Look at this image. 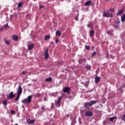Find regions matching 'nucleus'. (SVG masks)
Returning <instances> with one entry per match:
<instances>
[{"mask_svg":"<svg viewBox=\"0 0 125 125\" xmlns=\"http://www.w3.org/2000/svg\"><path fill=\"white\" fill-rule=\"evenodd\" d=\"M26 73H27L26 71H23L22 72V75H24V74H26Z\"/></svg>","mask_w":125,"mask_h":125,"instance_id":"a19ab883","label":"nucleus"},{"mask_svg":"<svg viewBox=\"0 0 125 125\" xmlns=\"http://www.w3.org/2000/svg\"><path fill=\"white\" fill-rule=\"evenodd\" d=\"M22 5H23V3L21 2H20L18 4V7H21Z\"/></svg>","mask_w":125,"mask_h":125,"instance_id":"cd10ccee","label":"nucleus"},{"mask_svg":"<svg viewBox=\"0 0 125 125\" xmlns=\"http://www.w3.org/2000/svg\"><path fill=\"white\" fill-rule=\"evenodd\" d=\"M109 11H110V12H114V11H115V9H114L113 8H110Z\"/></svg>","mask_w":125,"mask_h":125,"instance_id":"473e14b6","label":"nucleus"},{"mask_svg":"<svg viewBox=\"0 0 125 125\" xmlns=\"http://www.w3.org/2000/svg\"><path fill=\"white\" fill-rule=\"evenodd\" d=\"M98 102V101L95 100V101H91L88 103H85L84 104V107L86 109H88V107H92V105H94V104H96Z\"/></svg>","mask_w":125,"mask_h":125,"instance_id":"f257e3e1","label":"nucleus"},{"mask_svg":"<svg viewBox=\"0 0 125 125\" xmlns=\"http://www.w3.org/2000/svg\"><path fill=\"white\" fill-rule=\"evenodd\" d=\"M32 98H33V96L30 95L28 96L26 99L21 101V103H22L23 104H26L27 105H29L31 102H32Z\"/></svg>","mask_w":125,"mask_h":125,"instance_id":"f03ea898","label":"nucleus"},{"mask_svg":"<svg viewBox=\"0 0 125 125\" xmlns=\"http://www.w3.org/2000/svg\"><path fill=\"white\" fill-rule=\"evenodd\" d=\"M35 120H27V123L28 124H30V125H33V124H35Z\"/></svg>","mask_w":125,"mask_h":125,"instance_id":"2eb2a0df","label":"nucleus"},{"mask_svg":"<svg viewBox=\"0 0 125 125\" xmlns=\"http://www.w3.org/2000/svg\"><path fill=\"white\" fill-rule=\"evenodd\" d=\"M122 120L123 121H124V122H125V114L123 115V116L122 117Z\"/></svg>","mask_w":125,"mask_h":125,"instance_id":"7c9ffc66","label":"nucleus"},{"mask_svg":"<svg viewBox=\"0 0 125 125\" xmlns=\"http://www.w3.org/2000/svg\"><path fill=\"white\" fill-rule=\"evenodd\" d=\"M62 91L63 92H64V93H66L67 95H69L70 93V91H71V88L69 87H65L63 88Z\"/></svg>","mask_w":125,"mask_h":125,"instance_id":"20e7f679","label":"nucleus"},{"mask_svg":"<svg viewBox=\"0 0 125 125\" xmlns=\"http://www.w3.org/2000/svg\"><path fill=\"white\" fill-rule=\"evenodd\" d=\"M35 46V44H30L28 47V49L29 50H32Z\"/></svg>","mask_w":125,"mask_h":125,"instance_id":"f8f14e48","label":"nucleus"},{"mask_svg":"<svg viewBox=\"0 0 125 125\" xmlns=\"http://www.w3.org/2000/svg\"><path fill=\"white\" fill-rule=\"evenodd\" d=\"M119 91L121 92V93H123V89H122V88H120L119 89Z\"/></svg>","mask_w":125,"mask_h":125,"instance_id":"4c0bfd02","label":"nucleus"},{"mask_svg":"<svg viewBox=\"0 0 125 125\" xmlns=\"http://www.w3.org/2000/svg\"><path fill=\"white\" fill-rule=\"evenodd\" d=\"M101 79V77L97 76L95 77V83H98L99 82H100V79Z\"/></svg>","mask_w":125,"mask_h":125,"instance_id":"9b49d317","label":"nucleus"},{"mask_svg":"<svg viewBox=\"0 0 125 125\" xmlns=\"http://www.w3.org/2000/svg\"><path fill=\"white\" fill-rule=\"evenodd\" d=\"M3 30H4L3 28H0V31H3Z\"/></svg>","mask_w":125,"mask_h":125,"instance_id":"49530a36","label":"nucleus"},{"mask_svg":"<svg viewBox=\"0 0 125 125\" xmlns=\"http://www.w3.org/2000/svg\"><path fill=\"white\" fill-rule=\"evenodd\" d=\"M22 91L23 89H22V87H21V85H19L18 90L17 91V95H21V94H22Z\"/></svg>","mask_w":125,"mask_h":125,"instance_id":"423d86ee","label":"nucleus"},{"mask_svg":"<svg viewBox=\"0 0 125 125\" xmlns=\"http://www.w3.org/2000/svg\"><path fill=\"white\" fill-rule=\"evenodd\" d=\"M71 125H76V118H74L72 122H71Z\"/></svg>","mask_w":125,"mask_h":125,"instance_id":"5701e85b","label":"nucleus"},{"mask_svg":"<svg viewBox=\"0 0 125 125\" xmlns=\"http://www.w3.org/2000/svg\"><path fill=\"white\" fill-rule=\"evenodd\" d=\"M51 105H53V103H52Z\"/></svg>","mask_w":125,"mask_h":125,"instance_id":"603ef678","label":"nucleus"},{"mask_svg":"<svg viewBox=\"0 0 125 125\" xmlns=\"http://www.w3.org/2000/svg\"><path fill=\"white\" fill-rule=\"evenodd\" d=\"M95 54H96V52H94V53H93L92 54V57H94Z\"/></svg>","mask_w":125,"mask_h":125,"instance_id":"f704fd0d","label":"nucleus"},{"mask_svg":"<svg viewBox=\"0 0 125 125\" xmlns=\"http://www.w3.org/2000/svg\"><path fill=\"white\" fill-rule=\"evenodd\" d=\"M85 49H86L87 50H90V46H87V45H85Z\"/></svg>","mask_w":125,"mask_h":125,"instance_id":"bb28decb","label":"nucleus"},{"mask_svg":"<svg viewBox=\"0 0 125 125\" xmlns=\"http://www.w3.org/2000/svg\"><path fill=\"white\" fill-rule=\"evenodd\" d=\"M50 39V35H47L44 36V40L47 41V40H49Z\"/></svg>","mask_w":125,"mask_h":125,"instance_id":"412c9836","label":"nucleus"},{"mask_svg":"<svg viewBox=\"0 0 125 125\" xmlns=\"http://www.w3.org/2000/svg\"><path fill=\"white\" fill-rule=\"evenodd\" d=\"M78 16H79V11H78Z\"/></svg>","mask_w":125,"mask_h":125,"instance_id":"8fccbe9b","label":"nucleus"},{"mask_svg":"<svg viewBox=\"0 0 125 125\" xmlns=\"http://www.w3.org/2000/svg\"><path fill=\"white\" fill-rule=\"evenodd\" d=\"M44 56L45 59H47L48 58V56H49V54H48V48H47L44 53Z\"/></svg>","mask_w":125,"mask_h":125,"instance_id":"6e6552de","label":"nucleus"},{"mask_svg":"<svg viewBox=\"0 0 125 125\" xmlns=\"http://www.w3.org/2000/svg\"><path fill=\"white\" fill-rule=\"evenodd\" d=\"M4 27H5L6 29H7V28H8V23H6V24H5L4 25Z\"/></svg>","mask_w":125,"mask_h":125,"instance_id":"72a5a7b5","label":"nucleus"},{"mask_svg":"<svg viewBox=\"0 0 125 125\" xmlns=\"http://www.w3.org/2000/svg\"><path fill=\"white\" fill-rule=\"evenodd\" d=\"M103 16V17L112 18L113 17V14L112 13L110 14L109 12H104Z\"/></svg>","mask_w":125,"mask_h":125,"instance_id":"7ed1b4c3","label":"nucleus"},{"mask_svg":"<svg viewBox=\"0 0 125 125\" xmlns=\"http://www.w3.org/2000/svg\"><path fill=\"white\" fill-rule=\"evenodd\" d=\"M78 62L79 64H82V62H83V60H82V59L79 60Z\"/></svg>","mask_w":125,"mask_h":125,"instance_id":"c9c22d12","label":"nucleus"},{"mask_svg":"<svg viewBox=\"0 0 125 125\" xmlns=\"http://www.w3.org/2000/svg\"><path fill=\"white\" fill-rule=\"evenodd\" d=\"M62 98H63L62 96H60L58 101H55V104H56V106L57 107H60V102H61V100H62Z\"/></svg>","mask_w":125,"mask_h":125,"instance_id":"39448f33","label":"nucleus"},{"mask_svg":"<svg viewBox=\"0 0 125 125\" xmlns=\"http://www.w3.org/2000/svg\"><path fill=\"white\" fill-rule=\"evenodd\" d=\"M121 21L123 23L125 22V14H124L121 17Z\"/></svg>","mask_w":125,"mask_h":125,"instance_id":"a211bd4d","label":"nucleus"},{"mask_svg":"<svg viewBox=\"0 0 125 125\" xmlns=\"http://www.w3.org/2000/svg\"><path fill=\"white\" fill-rule=\"evenodd\" d=\"M41 109L42 110V112H44L45 111V108L44 106H42Z\"/></svg>","mask_w":125,"mask_h":125,"instance_id":"2f4dec72","label":"nucleus"},{"mask_svg":"<svg viewBox=\"0 0 125 125\" xmlns=\"http://www.w3.org/2000/svg\"><path fill=\"white\" fill-rule=\"evenodd\" d=\"M94 4L93 3H92V2L91 0H89L88 1H86L85 3H84V5L85 6H88L89 5H91V6H92V5H93Z\"/></svg>","mask_w":125,"mask_h":125,"instance_id":"1a4fd4ad","label":"nucleus"},{"mask_svg":"<svg viewBox=\"0 0 125 125\" xmlns=\"http://www.w3.org/2000/svg\"><path fill=\"white\" fill-rule=\"evenodd\" d=\"M21 95H17V97L15 99V101H18L19 100V99L20 98V96Z\"/></svg>","mask_w":125,"mask_h":125,"instance_id":"393cba45","label":"nucleus"},{"mask_svg":"<svg viewBox=\"0 0 125 125\" xmlns=\"http://www.w3.org/2000/svg\"><path fill=\"white\" fill-rule=\"evenodd\" d=\"M85 116H87V117H92L93 116V113L91 111H86L85 113Z\"/></svg>","mask_w":125,"mask_h":125,"instance_id":"9d476101","label":"nucleus"},{"mask_svg":"<svg viewBox=\"0 0 125 125\" xmlns=\"http://www.w3.org/2000/svg\"><path fill=\"white\" fill-rule=\"evenodd\" d=\"M120 23H121V21H115V24H114L115 28H118L119 27V25H120Z\"/></svg>","mask_w":125,"mask_h":125,"instance_id":"4468645a","label":"nucleus"},{"mask_svg":"<svg viewBox=\"0 0 125 125\" xmlns=\"http://www.w3.org/2000/svg\"><path fill=\"white\" fill-rule=\"evenodd\" d=\"M52 81V79L51 77H49L45 79V82H46L47 83H50Z\"/></svg>","mask_w":125,"mask_h":125,"instance_id":"dca6fc26","label":"nucleus"},{"mask_svg":"<svg viewBox=\"0 0 125 125\" xmlns=\"http://www.w3.org/2000/svg\"><path fill=\"white\" fill-rule=\"evenodd\" d=\"M42 8H44V6H43V5L40 6V9H42Z\"/></svg>","mask_w":125,"mask_h":125,"instance_id":"e433bc0d","label":"nucleus"},{"mask_svg":"<svg viewBox=\"0 0 125 125\" xmlns=\"http://www.w3.org/2000/svg\"><path fill=\"white\" fill-rule=\"evenodd\" d=\"M5 43L6 44H7L8 45H9V44H10V41L5 39Z\"/></svg>","mask_w":125,"mask_h":125,"instance_id":"b1692460","label":"nucleus"},{"mask_svg":"<svg viewBox=\"0 0 125 125\" xmlns=\"http://www.w3.org/2000/svg\"><path fill=\"white\" fill-rule=\"evenodd\" d=\"M12 39L14 41L17 42L18 41V36L17 35H14L12 36Z\"/></svg>","mask_w":125,"mask_h":125,"instance_id":"f3484780","label":"nucleus"},{"mask_svg":"<svg viewBox=\"0 0 125 125\" xmlns=\"http://www.w3.org/2000/svg\"><path fill=\"white\" fill-rule=\"evenodd\" d=\"M22 108H24V106L22 105Z\"/></svg>","mask_w":125,"mask_h":125,"instance_id":"864d4df0","label":"nucleus"},{"mask_svg":"<svg viewBox=\"0 0 125 125\" xmlns=\"http://www.w3.org/2000/svg\"><path fill=\"white\" fill-rule=\"evenodd\" d=\"M62 33L61 32H60V31H57L56 32V36H58V37H60V36H61Z\"/></svg>","mask_w":125,"mask_h":125,"instance_id":"6ab92c4d","label":"nucleus"},{"mask_svg":"<svg viewBox=\"0 0 125 125\" xmlns=\"http://www.w3.org/2000/svg\"><path fill=\"white\" fill-rule=\"evenodd\" d=\"M11 114H13L15 113V111L14 110H11Z\"/></svg>","mask_w":125,"mask_h":125,"instance_id":"ea45409f","label":"nucleus"},{"mask_svg":"<svg viewBox=\"0 0 125 125\" xmlns=\"http://www.w3.org/2000/svg\"><path fill=\"white\" fill-rule=\"evenodd\" d=\"M16 95L14 94L13 92H11L8 96H7L8 98L9 99H13L15 97Z\"/></svg>","mask_w":125,"mask_h":125,"instance_id":"0eeeda50","label":"nucleus"},{"mask_svg":"<svg viewBox=\"0 0 125 125\" xmlns=\"http://www.w3.org/2000/svg\"><path fill=\"white\" fill-rule=\"evenodd\" d=\"M44 101H45L46 100V97H44Z\"/></svg>","mask_w":125,"mask_h":125,"instance_id":"de8ad7c7","label":"nucleus"},{"mask_svg":"<svg viewBox=\"0 0 125 125\" xmlns=\"http://www.w3.org/2000/svg\"><path fill=\"white\" fill-rule=\"evenodd\" d=\"M40 96H42V94H40V93L34 94V97H35V98H37V97H40Z\"/></svg>","mask_w":125,"mask_h":125,"instance_id":"4be33fe9","label":"nucleus"},{"mask_svg":"<svg viewBox=\"0 0 125 125\" xmlns=\"http://www.w3.org/2000/svg\"><path fill=\"white\" fill-rule=\"evenodd\" d=\"M125 85H123V86H122L121 87H120V88H125Z\"/></svg>","mask_w":125,"mask_h":125,"instance_id":"c03bdc74","label":"nucleus"},{"mask_svg":"<svg viewBox=\"0 0 125 125\" xmlns=\"http://www.w3.org/2000/svg\"><path fill=\"white\" fill-rule=\"evenodd\" d=\"M83 61H84V62H85V61H86V60L85 59H83Z\"/></svg>","mask_w":125,"mask_h":125,"instance_id":"09e8293b","label":"nucleus"},{"mask_svg":"<svg viewBox=\"0 0 125 125\" xmlns=\"http://www.w3.org/2000/svg\"><path fill=\"white\" fill-rule=\"evenodd\" d=\"M107 1H109V0H106Z\"/></svg>","mask_w":125,"mask_h":125,"instance_id":"3c124183","label":"nucleus"},{"mask_svg":"<svg viewBox=\"0 0 125 125\" xmlns=\"http://www.w3.org/2000/svg\"><path fill=\"white\" fill-rule=\"evenodd\" d=\"M75 20H76L77 21H79V17H76V18H75Z\"/></svg>","mask_w":125,"mask_h":125,"instance_id":"58836bf2","label":"nucleus"},{"mask_svg":"<svg viewBox=\"0 0 125 125\" xmlns=\"http://www.w3.org/2000/svg\"><path fill=\"white\" fill-rule=\"evenodd\" d=\"M124 12V10H121L120 11H119L118 12L117 14V16H119V15H121V14H122V13Z\"/></svg>","mask_w":125,"mask_h":125,"instance_id":"aec40b11","label":"nucleus"},{"mask_svg":"<svg viewBox=\"0 0 125 125\" xmlns=\"http://www.w3.org/2000/svg\"><path fill=\"white\" fill-rule=\"evenodd\" d=\"M59 42V40L56 39V41H55V42H56V43H57Z\"/></svg>","mask_w":125,"mask_h":125,"instance_id":"37998d69","label":"nucleus"},{"mask_svg":"<svg viewBox=\"0 0 125 125\" xmlns=\"http://www.w3.org/2000/svg\"><path fill=\"white\" fill-rule=\"evenodd\" d=\"M65 117H66V118H69V117H70V115H69V114H66V115H65Z\"/></svg>","mask_w":125,"mask_h":125,"instance_id":"a18cd8bd","label":"nucleus"},{"mask_svg":"<svg viewBox=\"0 0 125 125\" xmlns=\"http://www.w3.org/2000/svg\"><path fill=\"white\" fill-rule=\"evenodd\" d=\"M2 104H3V105H5V106H6V105H7V101L6 100H4L2 102Z\"/></svg>","mask_w":125,"mask_h":125,"instance_id":"c85d7f7f","label":"nucleus"},{"mask_svg":"<svg viewBox=\"0 0 125 125\" xmlns=\"http://www.w3.org/2000/svg\"><path fill=\"white\" fill-rule=\"evenodd\" d=\"M114 119H116V117L109 118V121H110V122H113V121H114Z\"/></svg>","mask_w":125,"mask_h":125,"instance_id":"c756f323","label":"nucleus"},{"mask_svg":"<svg viewBox=\"0 0 125 125\" xmlns=\"http://www.w3.org/2000/svg\"><path fill=\"white\" fill-rule=\"evenodd\" d=\"M15 125H18V124H15Z\"/></svg>","mask_w":125,"mask_h":125,"instance_id":"5fc2aeb1","label":"nucleus"},{"mask_svg":"<svg viewBox=\"0 0 125 125\" xmlns=\"http://www.w3.org/2000/svg\"><path fill=\"white\" fill-rule=\"evenodd\" d=\"M87 26L88 27V28H90V27H91V25H90V24H88Z\"/></svg>","mask_w":125,"mask_h":125,"instance_id":"79ce46f5","label":"nucleus"},{"mask_svg":"<svg viewBox=\"0 0 125 125\" xmlns=\"http://www.w3.org/2000/svg\"><path fill=\"white\" fill-rule=\"evenodd\" d=\"M85 68L87 70H90V69H91V66L90 65H86Z\"/></svg>","mask_w":125,"mask_h":125,"instance_id":"a878e982","label":"nucleus"},{"mask_svg":"<svg viewBox=\"0 0 125 125\" xmlns=\"http://www.w3.org/2000/svg\"><path fill=\"white\" fill-rule=\"evenodd\" d=\"M90 37H94V34H95V32L94 31V30L92 29L90 32Z\"/></svg>","mask_w":125,"mask_h":125,"instance_id":"ddd939ff","label":"nucleus"}]
</instances>
